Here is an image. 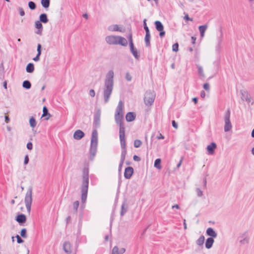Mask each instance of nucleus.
<instances>
[{"mask_svg": "<svg viewBox=\"0 0 254 254\" xmlns=\"http://www.w3.org/2000/svg\"><path fill=\"white\" fill-rule=\"evenodd\" d=\"M123 102L122 101H120L116 108L115 115L116 123L120 127L119 137L121 147V155L120 162L119 165V172H121L122 170V166L124 163L126 155L127 154L126 142L125 140V127L123 123Z\"/></svg>", "mask_w": 254, "mask_h": 254, "instance_id": "1", "label": "nucleus"}, {"mask_svg": "<svg viewBox=\"0 0 254 254\" xmlns=\"http://www.w3.org/2000/svg\"><path fill=\"white\" fill-rule=\"evenodd\" d=\"M100 116L101 110L99 109H97L94 115L93 126L95 129L93 130L92 133L89 148L90 159L92 160L94 159L97 150L98 133L96 129L99 127L100 125Z\"/></svg>", "mask_w": 254, "mask_h": 254, "instance_id": "2", "label": "nucleus"}, {"mask_svg": "<svg viewBox=\"0 0 254 254\" xmlns=\"http://www.w3.org/2000/svg\"><path fill=\"white\" fill-rule=\"evenodd\" d=\"M114 75L113 70H110L108 72L106 76L103 88V96L105 103L108 102L113 91L114 86Z\"/></svg>", "mask_w": 254, "mask_h": 254, "instance_id": "3", "label": "nucleus"}, {"mask_svg": "<svg viewBox=\"0 0 254 254\" xmlns=\"http://www.w3.org/2000/svg\"><path fill=\"white\" fill-rule=\"evenodd\" d=\"M82 179L81 199L82 202L85 203L87 199L89 186V168L87 167H84L83 169Z\"/></svg>", "mask_w": 254, "mask_h": 254, "instance_id": "4", "label": "nucleus"}, {"mask_svg": "<svg viewBox=\"0 0 254 254\" xmlns=\"http://www.w3.org/2000/svg\"><path fill=\"white\" fill-rule=\"evenodd\" d=\"M32 188L29 187L26 193L24 202L25 203V206L27 209V212L30 213L31 211V204L32 202Z\"/></svg>", "mask_w": 254, "mask_h": 254, "instance_id": "5", "label": "nucleus"}, {"mask_svg": "<svg viewBox=\"0 0 254 254\" xmlns=\"http://www.w3.org/2000/svg\"><path fill=\"white\" fill-rule=\"evenodd\" d=\"M155 98V94L151 90L147 91L144 95V101L145 104L147 106H151L154 102Z\"/></svg>", "mask_w": 254, "mask_h": 254, "instance_id": "6", "label": "nucleus"}, {"mask_svg": "<svg viewBox=\"0 0 254 254\" xmlns=\"http://www.w3.org/2000/svg\"><path fill=\"white\" fill-rule=\"evenodd\" d=\"M230 110L228 108L225 112L224 115L225 125L224 127V130L225 132H228L230 131L232 127L230 119Z\"/></svg>", "mask_w": 254, "mask_h": 254, "instance_id": "7", "label": "nucleus"}, {"mask_svg": "<svg viewBox=\"0 0 254 254\" xmlns=\"http://www.w3.org/2000/svg\"><path fill=\"white\" fill-rule=\"evenodd\" d=\"M119 36H107L105 38L106 42L109 45H118Z\"/></svg>", "mask_w": 254, "mask_h": 254, "instance_id": "8", "label": "nucleus"}, {"mask_svg": "<svg viewBox=\"0 0 254 254\" xmlns=\"http://www.w3.org/2000/svg\"><path fill=\"white\" fill-rule=\"evenodd\" d=\"M247 233H244L239 237V243L241 245L248 244L249 242V237L247 235Z\"/></svg>", "mask_w": 254, "mask_h": 254, "instance_id": "9", "label": "nucleus"}, {"mask_svg": "<svg viewBox=\"0 0 254 254\" xmlns=\"http://www.w3.org/2000/svg\"><path fill=\"white\" fill-rule=\"evenodd\" d=\"M133 173V169L131 167H128L125 169L124 172V177L127 179L131 178Z\"/></svg>", "mask_w": 254, "mask_h": 254, "instance_id": "10", "label": "nucleus"}, {"mask_svg": "<svg viewBox=\"0 0 254 254\" xmlns=\"http://www.w3.org/2000/svg\"><path fill=\"white\" fill-rule=\"evenodd\" d=\"M217 145L215 142H211L209 145L207 146V150L208 151V154L210 155H212L214 153V150L216 148Z\"/></svg>", "mask_w": 254, "mask_h": 254, "instance_id": "11", "label": "nucleus"}, {"mask_svg": "<svg viewBox=\"0 0 254 254\" xmlns=\"http://www.w3.org/2000/svg\"><path fill=\"white\" fill-rule=\"evenodd\" d=\"M240 92L241 94V99L244 101H246L248 103H250L251 102V99L248 93L245 90H241Z\"/></svg>", "mask_w": 254, "mask_h": 254, "instance_id": "12", "label": "nucleus"}, {"mask_svg": "<svg viewBox=\"0 0 254 254\" xmlns=\"http://www.w3.org/2000/svg\"><path fill=\"white\" fill-rule=\"evenodd\" d=\"M84 136V133L80 129L76 130L73 134L74 138L77 140L81 139Z\"/></svg>", "mask_w": 254, "mask_h": 254, "instance_id": "13", "label": "nucleus"}, {"mask_svg": "<svg viewBox=\"0 0 254 254\" xmlns=\"http://www.w3.org/2000/svg\"><path fill=\"white\" fill-rule=\"evenodd\" d=\"M63 249L67 254H70L72 252L71 250V244L68 242H65L63 245Z\"/></svg>", "mask_w": 254, "mask_h": 254, "instance_id": "14", "label": "nucleus"}, {"mask_svg": "<svg viewBox=\"0 0 254 254\" xmlns=\"http://www.w3.org/2000/svg\"><path fill=\"white\" fill-rule=\"evenodd\" d=\"M206 234L207 236H210V238H216L217 236V233L211 227H209L207 229Z\"/></svg>", "mask_w": 254, "mask_h": 254, "instance_id": "15", "label": "nucleus"}, {"mask_svg": "<svg viewBox=\"0 0 254 254\" xmlns=\"http://www.w3.org/2000/svg\"><path fill=\"white\" fill-rule=\"evenodd\" d=\"M135 114L133 112H128L126 116V119L127 122H130L134 121L135 119Z\"/></svg>", "mask_w": 254, "mask_h": 254, "instance_id": "16", "label": "nucleus"}, {"mask_svg": "<svg viewBox=\"0 0 254 254\" xmlns=\"http://www.w3.org/2000/svg\"><path fill=\"white\" fill-rule=\"evenodd\" d=\"M16 220L19 224H22L25 222L26 220V216L23 214H20L17 216L16 218Z\"/></svg>", "mask_w": 254, "mask_h": 254, "instance_id": "17", "label": "nucleus"}, {"mask_svg": "<svg viewBox=\"0 0 254 254\" xmlns=\"http://www.w3.org/2000/svg\"><path fill=\"white\" fill-rule=\"evenodd\" d=\"M35 27L38 29L35 33L41 35L43 30V25L40 21H36L35 22Z\"/></svg>", "mask_w": 254, "mask_h": 254, "instance_id": "18", "label": "nucleus"}, {"mask_svg": "<svg viewBox=\"0 0 254 254\" xmlns=\"http://www.w3.org/2000/svg\"><path fill=\"white\" fill-rule=\"evenodd\" d=\"M204 240V236L203 235H201L196 241V244L199 247L200 249H203Z\"/></svg>", "mask_w": 254, "mask_h": 254, "instance_id": "19", "label": "nucleus"}, {"mask_svg": "<svg viewBox=\"0 0 254 254\" xmlns=\"http://www.w3.org/2000/svg\"><path fill=\"white\" fill-rule=\"evenodd\" d=\"M214 240L212 238H208L205 242V247L207 249H210L214 243Z\"/></svg>", "mask_w": 254, "mask_h": 254, "instance_id": "20", "label": "nucleus"}, {"mask_svg": "<svg viewBox=\"0 0 254 254\" xmlns=\"http://www.w3.org/2000/svg\"><path fill=\"white\" fill-rule=\"evenodd\" d=\"M118 44L121 45L123 46H127V41L125 38L119 36Z\"/></svg>", "mask_w": 254, "mask_h": 254, "instance_id": "21", "label": "nucleus"}, {"mask_svg": "<svg viewBox=\"0 0 254 254\" xmlns=\"http://www.w3.org/2000/svg\"><path fill=\"white\" fill-rule=\"evenodd\" d=\"M207 27H208V26L206 24L200 25L198 27V29L200 32V34L201 37H204L205 31L207 29Z\"/></svg>", "mask_w": 254, "mask_h": 254, "instance_id": "22", "label": "nucleus"}, {"mask_svg": "<svg viewBox=\"0 0 254 254\" xmlns=\"http://www.w3.org/2000/svg\"><path fill=\"white\" fill-rule=\"evenodd\" d=\"M127 204L126 201H124L121 206V215L122 216H124L127 212Z\"/></svg>", "mask_w": 254, "mask_h": 254, "instance_id": "23", "label": "nucleus"}, {"mask_svg": "<svg viewBox=\"0 0 254 254\" xmlns=\"http://www.w3.org/2000/svg\"><path fill=\"white\" fill-rule=\"evenodd\" d=\"M39 21L43 23H46L48 22L47 15L46 13H42L39 16Z\"/></svg>", "mask_w": 254, "mask_h": 254, "instance_id": "24", "label": "nucleus"}, {"mask_svg": "<svg viewBox=\"0 0 254 254\" xmlns=\"http://www.w3.org/2000/svg\"><path fill=\"white\" fill-rule=\"evenodd\" d=\"M154 24L157 31H162L164 29V26L160 21H156Z\"/></svg>", "mask_w": 254, "mask_h": 254, "instance_id": "25", "label": "nucleus"}, {"mask_svg": "<svg viewBox=\"0 0 254 254\" xmlns=\"http://www.w3.org/2000/svg\"><path fill=\"white\" fill-rule=\"evenodd\" d=\"M34 70V65L33 63H29L26 67V70L28 73H32Z\"/></svg>", "mask_w": 254, "mask_h": 254, "instance_id": "26", "label": "nucleus"}, {"mask_svg": "<svg viewBox=\"0 0 254 254\" xmlns=\"http://www.w3.org/2000/svg\"><path fill=\"white\" fill-rule=\"evenodd\" d=\"M108 29L110 31H121L117 24L112 25L108 27Z\"/></svg>", "mask_w": 254, "mask_h": 254, "instance_id": "27", "label": "nucleus"}, {"mask_svg": "<svg viewBox=\"0 0 254 254\" xmlns=\"http://www.w3.org/2000/svg\"><path fill=\"white\" fill-rule=\"evenodd\" d=\"M22 87L26 89H29L31 87V84L29 80H24L22 83Z\"/></svg>", "mask_w": 254, "mask_h": 254, "instance_id": "28", "label": "nucleus"}, {"mask_svg": "<svg viewBox=\"0 0 254 254\" xmlns=\"http://www.w3.org/2000/svg\"><path fill=\"white\" fill-rule=\"evenodd\" d=\"M197 67L198 69V73L200 78H204L205 75L203 73L202 67L199 65H197Z\"/></svg>", "mask_w": 254, "mask_h": 254, "instance_id": "29", "label": "nucleus"}, {"mask_svg": "<svg viewBox=\"0 0 254 254\" xmlns=\"http://www.w3.org/2000/svg\"><path fill=\"white\" fill-rule=\"evenodd\" d=\"M151 38L150 34H145V42L146 47H149L150 45V39Z\"/></svg>", "mask_w": 254, "mask_h": 254, "instance_id": "30", "label": "nucleus"}, {"mask_svg": "<svg viewBox=\"0 0 254 254\" xmlns=\"http://www.w3.org/2000/svg\"><path fill=\"white\" fill-rule=\"evenodd\" d=\"M47 115H48L49 117L46 118V120L49 119V117H50V115L48 112V110L46 106H44L43 109L42 117H46Z\"/></svg>", "mask_w": 254, "mask_h": 254, "instance_id": "31", "label": "nucleus"}, {"mask_svg": "<svg viewBox=\"0 0 254 254\" xmlns=\"http://www.w3.org/2000/svg\"><path fill=\"white\" fill-rule=\"evenodd\" d=\"M161 160L160 159L158 158L156 159L154 162V167L158 169H160L161 168Z\"/></svg>", "mask_w": 254, "mask_h": 254, "instance_id": "32", "label": "nucleus"}, {"mask_svg": "<svg viewBox=\"0 0 254 254\" xmlns=\"http://www.w3.org/2000/svg\"><path fill=\"white\" fill-rule=\"evenodd\" d=\"M29 123H30V126L32 127H35L36 126V120L33 117L30 118V119L29 120Z\"/></svg>", "mask_w": 254, "mask_h": 254, "instance_id": "33", "label": "nucleus"}, {"mask_svg": "<svg viewBox=\"0 0 254 254\" xmlns=\"http://www.w3.org/2000/svg\"><path fill=\"white\" fill-rule=\"evenodd\" d=\"M130 52L136 59L138 60L140 56L135 48L133 50H132V51H130Z\"/></svg>", "mask_w": 254, "mask_h": 254, "instance_id": "34", "label": "nucleus"}, {"mask_svg": "<svg viewBox=\"0 0 254 254\" xmlns=\"http://www.w3.org/2000/svg\"><path fill=\"white\" fill-rule=\"evenodd\" d=\"M142 144V142L139 139H136L134 141V146L135 148L139 147Z\"/></svg>", "mask_w": 254, "mask_h": 254, "instance_id": "35", "label": "nucleus"}, {"mask_svg": "<svg viewBox=\"0 0 254 254\" xmlns=\"http://www.w3.org/2000/svg\"><path fill=\"white\" fill-rule=\"evenodd\" d=\"M28 6L32 10H34L36 8V4L33 1H29Z\"/></svg>", "mask_w": 254, "mask_h": 254, "instance_id": "36", "label": "nucleus"}, {"mask_svg": "<svg viewBox=\"0 0 254 254\" xmlns=\"http://www.w3.org/2000/svg\"><path fill=\"white\" fill-rule=\"evenodd\" d=\"M41 1V4H42V6L44 8H47L49 7V6L50 5V1Z\"/></svg>", "mask_w": 254, "mask_h": 254, "instance_id": "37", "label": "nucleus"}, {"mask_svg": "<svg viewBox=\"0 0 254 254\" xmlns=\"http://www.w3.org/2000/svg\"><path fill=\"white\" fill-rule=\"evenodd\" d=\"M79 204V202L78 200L74 201L73 203V209L75 211L77 210Z\"/></svg>", "mask_w": 254, "mask_h": 254, "instance_id": "38", "label": "nucleus"}, {"mask_svg": "<svg viewBox=\"0 0 254 254\" xmlns=\"http://www.w3.org/2000/svg\"><path fill=\"white\" fill-rule=\"evenodd\" d=\"M172 50L174 52H177L179 50V44L176 43L173 45L172 46Z\"/></svg>", "mask_w": 254, "mask_h": 254, "instance_id": "39", "label": "nucleus"}, {"mask_svg": "<svg viewBox=\"0 0 254 254\" xmlns=\"http://www.w3.org/2000/svg\"><path fill=\"white\" fill-rule=\"evenodd\" d=\"M20 235L23 238H26V229L25 228H23L20 232Z\"/></svg>", "mask_w": 254, "mask_h": 254, "instance_id": "40", "label": "nucleus"}, {"mask_svg": "<svg viewBox=\"0 0 254 254\" xmlns=\"http://www.w3.org/2000/svg\"><path fill=\"white\" fill-rule=\"evenodd\" d=\"M112 254H119V248L117 246H115L113 249L112 252Z\"/></svg>", "mask_w": 254, "mask_h": 254, "instance_id": "41", "label": "nucleus"}, {"mask_svg": "<svg viewBox=\"0 0 254 254\" xmlns=\"http://www.w3.org/2000/svg\"><path fill=\"white\" fill-rule=\"evenodd\" d=\"M126 79L128 81H130L132 79V76L129 72H127L126 74Z\"/></svg>", "mask_w": 254, "mask_h": 254, "instance_id": "42", "label": "nucleus"}, {"mask_svg": "<svg viewBox=\"0 0 254 254\" xmlns=\"http://www.w3.org/2000/svg\"><path fill=\"white\" fill-rule=\"evenodd\" d=\"M220 37L218 38V42L219 44H221L222 41L223 32L222 30L221 29L220 30Z\"/></svg>", "mask_w": 254, "mask_h": 254, "instance_id": "43", "label": "nucleus"}, {"mask_svg": "<svg viewBox=\"0 0 254 254\" xmlns=\"http://www.w3.org/2000/svg\"><path fill=\"white\" fill-rule=\"evenodd\" d=\"M16 238L17 239V242L18 244L22 243L24 242L23 240L20 238V237L18 235H17L16 236Z\"/></svg>", "mask_w": 254, "mask_h": 254, "instance_id": "44", "label": "nucleus"}, {"mask_svg": "<svg viewBox=\"0 0 254 254\" xmlns=\"http://www.w3.org/2000/svg\"><path fill=\"white\" fill-rule=\"evenodd\" d=\"M185 14V16L184 17V19L187 21H192V18H190L189 16V15L188 14H186L185 13H184Z\"/></svg>", "mask_w": 254, "mask_h": 254, "instance_id": "45", "label": "nucleus"}, {"mask_svg": "<svg viewBox=\"0 0 254 254\" xmlns=\"http://www.w3.org/2000/svg\"><path fill=\"white\" fill-rule=\"evenodd\" d=\"M196 192H197V196L199 197H201L203 195L202 191L199 188L196 189Z\"/></svg>", "mask_w": 254, "mask_h": 254, "instance_id": "46", "label": "nucleus"}, {"mask_svg": "<svg viewBox=\"0 0 254 254\" xmlns=\"http://www.w3.org/2000/svg\"><path fill=\"white\" fill-rule=\"evenodd\" d=\"M41 45L40 44H38L37 45V54L41 55Z\"/></svg>", "mask_w": 254, "mask_h": 254, "instance_id": "47", "label": "nucleus"}, {"mask_svg": "<svg viewBox=\"0 0 254 254\" xmlns=\"http://www.w3.org/2000/svg\"><path fill=\"white\" fill-rule=\"evenodd\" d=\"M18 11H19V14L21 15V16H24L25 15V12L23 10V9L22 8V7H19L18 8Z\"/></svg>", "mask_w": 254, "mask_h": 254, "instance_id": "48", "label": "nucleus"}, {"mask_svg": "<svg viewBox=\"0 0 254 254\" xmlns=\"http://www.w3.org/2000/svg\"><path fill=\"white\" fill-rule=\"evenodd\" d=\"M203 87L205 90L208 91L209 90V84L208 83H205L203 84Z\"/></svg>", "mask_w": 254, "mask_h": 254, "instance_id": "49", "label": "nucleus"}, {"mask_svg": "<svg viewBox=\"0 0 254 254\" xmlns=\"http://www.w3.org/2000/svg\"><path fill=\"white\" fill-rule=\"evenodd\" d=\"M26 147L28 149L32 150L33 148V144L31 142H29L26 145Z\"/></svg>", "mask_w": 254, "mask_h": 254, "instance_id": "50", "label": "nucleus"}, {"mask_svg": "<svg viewBox=\"0 0 254 254\" xmlns=\"http://www.w3.org/2000/svg\"><path fill=\"white\" fill-rule=\"evenodd\" d=\"M29 157L27 155H26L24 157V164L26 165L29 162Z\"/></svg>", "mask_w": 254, "mask_h": 254, "instance_id": "51", "label": "nucleus"}, {"mask_svg": "<svg viewBox=\"0 0 254 254\" xmlns=\"http://www.w3.org/2000/svg\"><path fill=\"white\" fill-rule=\"evenodd\" d=\"M89 95L93 97L95 96V91L93 89H90V91H89Z\"/></svg>", "mask_w": 254, "mask_h": 254, "instance_id": "52", "label": "nucleus"}, {"mask_svg": "<svg viewBox=\"0 0 254 254\" xmlns=\"http://www.w3.org/2000/svg\"><path fill=\"white\" fill-rule=\"evenodd\" d=\"M41 55H39V54H37V55L35 57H34L33 60L35 61V62H38L40 60V56Z\"/></svg>", "mask_w": 254, "mask_h": 254, "instance_id": "53", "label": "nucleus"}, {"mask_svg": "<svg viewBox=\"0 0 254 254\" xmlns=\"http://www.w3.org/2000/svg\"><path fill=\"white\" fill-rule=\"evenodd\" d=\"M156 138L158 139H163L164 138V136L161 133H159Z\"/></svg>", "mask_w": 254, "mask_h": 254, "instance_id": "54", "label": "nucleus"}, {"mask_svg": "<svg viewBox=\"0 0 254 254\" xmlns=\"http://www.w3.org/2000/svg\"><path fill=\"white\" fill-rule=\"evenodd\" d=\"M172 126L174 128H178V124H177V123L174 120L172 121Z\"/></svg>", "mask_w": 254, "mask_h": 254, "instance_id": "55", "label": "nucleus"}, {"mask_svg": "<svg viewBox=\"0 0 254 254\" xmlns=\"http://www.w3.org/2000/svg\"><path fill=\"white\" fill-rule=\"evenodd\" d=\"M160 32L159 33V36L160 37L162 38L165 36V32L164 31V29L162 30V31H159Z\"/></svg>", "mask_w": 254, "mask_h": 254, "instance_id": "56", "label": "nucleus"}, {"mask_svg": "<svg viewBox=\"0 0 254 254\" xmlns=\"http://www.w3.org/2000/svg\"><path fill=\"white\" fill-rule=\"evenodd\" d=\"M144 29L145 31V34H150L149 29V28L148 27V26H144Z\"/></svg>", "mask_w": 254, "mask_h": 254, "instance_id": "57", "label": "nucleus"}, {"mask_svg": "<svg viewBox=\"0 0 254 254\" xmlns=\"http://www.w3.org/2000/svg\"><path fill=\"white\" fill-rule=\"evenodd\" d=\"M133 159L135 161H139L140 160V158L136 155L133 156Z\"/></svg>", "mask_w": 254, "mask_h": 254, "instance_id": "58", "label": "nucleus"}, {"mask_svg": "<svg viewBox=\"0 0 254 254\" xmlns=\"http://www.w3.org/2000/svg\"><path fill=\"white\" fill-rule=\"evenodd\" d=\"M70 221H71V217L70 216H68L65 219L66 225H67L70 222Z\"/></svg>", "mask_w": 254, "mask_h": 254, "instance_id": "59", "label": "nucleus"}, {"mask_svg": "<svg viewBox=\"0 0 254 254\" xmlns=\"http://www.w3.org/2000/svg\"><path fill=\"white\" fill-rule=\"evenodd\" d=\"M129 45L130 51H132V50H133L135 49L134 47L133 42H129Z\"/></svg>", "mask_w": 254, "mask_h": 254, "instance_id": "60", "label": "nucleus"}, {"mask_svg": "<svg viewBox=\"0 0 254 254\" xmlns=\"http://www.w3.org/2000/svg\"><path fill=\"white\" fill-rule=\"evenodd\" d=\"M127 38H128V41H129V42H133L132 41V34L131 33H130L128 36H127Z\"/></svg>", "mask_w": 254, "mask_h": 254, "instance_id": "61", "label": "nucleus"}, {"mask_svg": "<svg viewBox=\"0 0 254 254\" xmlns=\"http://www.w3.org/2000/svg\"><path fill=\"white\" fill-rule=\"evenodd\" d=\"M126 252V249L124 248H121L120 251H119V253L120 254H123Z\"/></svg>", "mask_w": 254, "mask_h": 254, "instance_id": "62", "label": "nucleus"}, {"mask_svg": "<svg viewBox=\"0 0 254 254\" xmlns=\"http://www.w3.org/2000/svg\"><path fill=\"white\" fill-rule=\"evenodd\" d=\"M203 187L204 188H206V183H207V181H206V178H204L203 180Z\"/></svg>", "mask_w": 254, "mask_h": 254, "instance_id": "63", "label": "nucleus"}, {"mask_svg": "<svg viewBox=\"0 0 254 254\" xmlns=\"http://www.w3.org/2000/svg\"><path fill=\"white\" fill-rule=\"evenodd\" d=\"M191 43H192V44H195V41H196V38L193 37V36H191Z\"/></svg>", "mask_w": 254, "mask_h": 254, "instance_id": "64", "label": "nucleus"}]
</instances>
